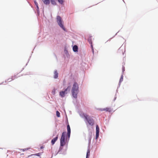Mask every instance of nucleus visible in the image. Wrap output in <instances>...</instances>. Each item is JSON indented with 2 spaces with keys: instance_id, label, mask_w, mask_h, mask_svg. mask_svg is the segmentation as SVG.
<instances>
[{
  "instance_id": "nucleus-15",
  "label": "nucleus",
  "mask_w": 158,
  "mask_h": 158,
  "mask_svg": "<svg viewBox=\"0 0 158 158\" xmlns=\"http://www.w3.org/2000/svg\"><path fill=\"white\" fill-rule=\"evenodd\" d=\"M51 1L52 4L53 5H56V3L55 1V0H51Z\"/></svg>"
},
{
  "instance_id": "nucleus-23",
  "label": "nucleus",
  "mask_w": 158,
  "mask_h": 158,
  "mask_svg": "<svg viewBox=\"0 0 158 158\" xmlns=\"http://www.w3.org/2000/svg\"><path fill=\"white\" fill-rule=\"evenodd\" d=\"M56 92V90L55 89H54L52 91V93L53 94H55Z\"/></svg>"
},
{
  "instance_id": "nucleus-29",
  "label": "nucleus",
  "mask_w": 158,
  "mask_h": 158,
  "mask_svg": "<svg viewBox=\"0 0 158 158\" xmlns=\"http://www.w3.org/2000/svg\"><path fill=\"white\" fill-rule=\"evenodd\" d=\"M88 157H86V158H88Z\"/></svg>"
},
{
  "instance_id": "nucleus-30",
  "label": "nucleus",
  "mask_w": 158,
  "mask_h": 158,
  "mask_svg": "<svg viewBox=\"0 0 158 158\" xmlns=\"http://www.w3.org/2000/svg\"><path fill=\"white\" fill-rule=\"evenodd\" d=\"M108 41H110V39H109V40H108Z\"/></svg>"
},
{
  "instance_id": "nucleus-24",
  "label": "nucleus",
  "mask_w": 158,
  "mask_h": 158,
  "mask_svg": "<svg viewBox=\"0 0 158 158\" xmlns=\"http://www.w3.org/2000/svg\"><path fill=\"white\" fill-rule=\"evenodd\" d=\"M99 132H96V139H97L99 136Z\"/></svg>"
},
{
  "instance_id": "nucleus-3",
  "label": "nucleus",
  "mask_w": 158,
  "mask_h": 158,
  "mask_svg": "<svg viewBox=\"0 0 158 158\" xmlns=\"http://www.w3.org/2000/svg\"><path fill=\"white\" fill-rule=\"evenodd\" d=\"M57 22L60 26L64 31H66V29L64 26L63 22L62 20V19L59 16H57L56 18Z\"/></svg>"
},
{
  "instance_id": "nucleus-10",
  "label": "nucleus",
  "mask_w": 158,
  "mask_h": 158,
  "mask_svg": "<svg viewBox=\"0 0 158 158\" xmlns=\"http://www.w3.org/2000/svg\"><path fill=\"white\" fill-rule=\"evenodd\" d=\"M73 50L75 52H77L78 50L77 46L76 45L74 46L73 47Z\"/></svg>"
},
{
  "instance_id": "nucleus-8",
  "label": "nucleus",
  "mask_w": 158,
  "mask_h": 158,
  "mask_svg": "<svg viewBox=\"0 0 158 158\" xmlns=\"http://www.w3.org/2000/svg\"><path fill=\"white\" fill-rule=\"evenodd\" d=\"M58 137V135H57L51 141V143L52 145H53L55 143V142L57 140Z\"/></svg>"
},
{
  "instance_id": "nucleus-26",
  "label": "nucleus",
  "mask_w": 158,
  "mask_h": 158,
  "mask_svg": "<svg viewBox=\"0 0 158 158\" xmlns=\"http://www.w3.org/2000/svg\"><path fill=\"white\" fill-rule=\"evenodd\" d=\"M70 133H68V136L69 139L70 136Z\"/></svg>"
},
{
  "instance_id": "nucleus-18",
  "label": "nucleus",
  "mask_w": 158,
  "mask_h": 158,
  "mask_svg": "<svg viewBox=\"0 0 158 158\" xmlns=\"http://www.w3.org/2000/svg\"><path fill=\"white\" fill-rule=\"evenodd\" d=\"M33 155L40 156V153H36L35 154H31V155H30V156H33Z\"/></svg>"
},
{
  "instance_id": "nucleus-7",
  "label": "nucleus",
  "mask_w": 158,
  "mask_h": 158,
  "mask_svg": "<svg viewBox=\"0 0 158 158\" xmlns=\"http://www.w3.org/2000/svg\"><path fill=\"white\" fill-rule=\"evenodd\" d=\"M99 110L101 111H106L110 112L111 111V109L109 107H106L105 108H101L99 109Z\"/></svg>"
},
{
  "instance_id": "nucleus-6",
  "label": "nucleus",
  "mask_w": 158,
  "mask_h": 158,
  "mask_svg": "<svg viewBox=\"0 0 158 158\" xmlns=\"http://www.w3.org/2000/svg\"><path fill=\"white\" fill-rule=\"evenodd\" d=\"M17 77L16 76V75H14L13 76H11L9 78H8L7 80L6 81V82H9L12 81L15 78H17Z\"/></svg>"
},
{
  "instance_id": "nucleus-21",
  "label": "nucleus",
  "mask_w": 158,
  "mask_h": 158,
  "mask_svg": "<svg viewBox=\"0 0 158 158\" xmlns=\"http://www.w3.org/2000/svg\"><path fill=\"white\" fill-rule=\"evenodd\" d=\"M63 0H58V1L60 3L62 4L63 3Z\"/></svg>"
},
{
  "instance_id": "nucleus-20",
  "label": "nucleus",
  "mask_w": 158,
  "mask_h": 158,
  "mask_svg": "<svg viewBox=\"0 0 158 158\" xmlns=\"http://www.w3.org/2000/svg\"><path fill=\"white\" fill-rule=\"evenodd\" d=\"M56 114L58 117H60V113L57 111L56 112Z\"/></svg>"
},
{
  "instance_id": "nucleus-13",
  "label": "nucleus",
  "mask_w": 158,
  "mask_h": 158,
  "mask_svg": "<svg viewBox=\"0 0 158 158\" xmlns=\"http://www.w3.org/2000/svg\"><path fill=\"white\" fill-rule=\"evenodd\" d=\"M34 3L35 5H36V8H37V10L38 11H39V8L38 6V4L37 2L35 0L34 1Z\"/></svg>"
},
{
  "instance_id": "nucleus-28",
  "label": "nucleus",
  "mask_w": 158,
  "mask_h": 158,
  "mask_svg": "<svg viewBox=\"0 0 158 158\" xmlns=\"http://www.w3.org/2000/svg\"><path fill=\"white\" fill-rule=\"evenodd\" d=\"M91 137L90 136V138H89V141H90L91 140Z\"/></svg>"
},
{
  "instance_id": "nucleus-25",
  "label": "nucleus",
  "mask_w": 158,
  "mask_h": 158,
  "mask_svg": "<svg viewBox=\"0 0 158 158\" xmlns=\"http://www.w3.org/2000/svg\"><path fill=\"white\" fill-rule=\"evenodd\" d=\"M29 148H25V149H21V150H22L23 151H25L26 150H27L28 149H29Z\"/></svg>"
},
{
  "instance_id": "nucleus-14",
  "label": "nucleus",
  "mask_w": 158,
  "mask_h": 158,
  "mask_svg": "<svg viewBox=\"0 0 158 158\" xmlns=\"http://www.w3.org/2000/svg\"><path fill=\"white\" fill-rule=\"evenodd\" d=\"M67 128L68 130V133H69L71 132V130L70 126L69 125H68L67 126Z\"/></svg>"
},
{
  "instance_id": "nucleus-1",
  "label": "nucleus",
  "mask_w": 158,
  "mask_h": 158,
  "mask_svg": "<svg viewBox=\"0 0 158 158\" xmlns=\"http://www.w3.org/2000/svg\"><path fill=\"white\" fill-rule=\"evenodd\" d=\"M72 95L73 97L77 98V95L79 92V86L77 83L75 82L73 85L71 90Z\"/></svg>"
},
{
  "instance_id": "nucleus-27",
  "label": "nucleus",
  "mask_w": 158,
  "mask_h": 158,
  "mask_svg": "<svg viewBox=\"0 0 158 158\" xmlns=\"http://www.w3.org/2000/svg\"><path fill=\"white\" fill-rule=\"evenodd\" d=\"M44 148V147L43 146H42L40 147V148L41 149H42Z\"/></svg>"
},
{
  "instance_id": "nucleus-22",
  "label": "nucleus",
  "mask_w": 158,
  "mask_h": 158,
  "mask_svg": "<svg viewBox=\"0 0 158 158\" xmlns=\"http://www.w3.org/2000/svg\"><path fill=\"white\" fill-rule=\"evenodd\" d=\"M91 44V48H92V52H93V53H94V50L93 47V46L92 45V44Z\"/></svg>"
},
{
  "instance_id": "nucleus-4",
  "label": "nucleus",
  "mask_w": 158,
  "mask_h": 158,
  "mask_svg": "<svg viewBox=\"0 0 158 158\" xmlns=\"http://www.w3.org/2000/svg\"><path fill=\"white\" fill-rule=\"evenodd\" d=\"M66 134L65 132H64L62 133L60 140V146H64L65 144V135Z\"/></svg>"
},
{
  "instance_id": "nucleus-9",
  "label": "nucleus",
  "mask_w": 158,
  "mask_h": 158,
  "mask_svg": "<svg viewBox=\"0 0 158 158\" xmlns=\"http://www.w3.org/2000/svg\"><path fill=\"white\" fill-rule=\"evenodd\" d=\"M44 3L46 5L49 4L50 3V0H42Z\"/></svg>"
},
{
  "instance_id": "nucleus-12",
  "label": "nucleus",
  "mask_w": 158,
  "mask_h": 158,
  "mask_svg": "<svg viewBox=\"0 0 158 158\" xmlns=\"http://www.w3.org/2000/svg\"><path fill=\"white\" fill-rule=\"evenodd\" d=\"M58 74L57 71H55L54 73V78H57L58 77Z\"/></svg>"
},
{
  "instance_id": "nucleus-11",
  "label": "nucleus",
  "mask_w": 158,
  "mask_h": 158,
  "mask_svg": "<svg viewBox=\"0 0 158 158\" xmlns=\"http://www.w3.org/2000/svg\"><path fill=\"white\" fill-rule=\"evenodd\" d=\"M93 39L92 36L89 37L88 39V41L90 44H92Z\"/></svg>"
},
{
  "instance_id": "nucleus-17",
  "label": "nucleus",
  "mask_w": 158,
  "mask_h": 158,
  "mask_svg": "<svg viewBox=\"0 0 158 158\" xmlns=\"http://www.w3.org/2000/svg\"><path fill=\"white\" fill-rule=\"evenodd\" d=\"M90 150L89 149H88L87 150V152L86 157H89V155H90Z\"/></svg>"
},
{
  "instance_id": "nucleus-19",
  "label": "nucleus",
  "mask_w": 158,
  "mask_h": 158,
  "mask_svg": "<svg viewBox=\"0 0 158 158\" xmlns=\"http://www.w3.org/2000/svg\"><path fill=\"white\" fill-rule=\"evenodd\" d=\"M123 80V76L122 75L119 80V83H121Z\"/></svg>"
},
{
  "instance_id": "nucleus-5",
  "label": "nucleus",
  "mask_w": 158,
  "mask_h": 158,
  "mask_svg": "<svg viewBox=\"0 0 158 158\" xmlns=\"http://www.w3.org/2000/svg\"><path fill=\"white\" fill-rule=\"evenodd\" d=\"M71 88L70 86H69L67 88L65 89L64 91H61L60 92V95L62 98L64 97L65 96V94H67L68 92L67 91H69Z\"/></svg>"
},
{
  "instance_id": "nucleus-16",
  "label": "nucleus",
  "mask_w": 158,
  "mask_h": 158,
  "mask_svg": "<svg viewBox=\"0 0 158 158\" xmlns=\"http://www.w3.org/2000/svg\"><path fill=\"white\" fill-rule=\"evenodd\" d=\"M99 128L98 125L96 126V132H99Z\"/></svg>"
},
{
  "instance_id": "nucleus-2",
  "label": "nucleus",
  "mask_w": 158,
  "mask_h": 158,
  "mask_svg": "<svg viewBox=\"0 0 158 158\" xmlns=\"http://www.w3.org/2000/svg\"><path fill=\"white\" fill-rule=\"evenodd\" d=\"M83 116L89 125L93 126L94 124V120L93 118L86 114H83Z\"/></svg>"
}]
</instances>
